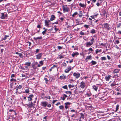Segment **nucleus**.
Returning a JSON list of instances; mask_svg holds the SVG:
<instances>
[{"mask_svg": "<svg viewBox=\"0 0 121 121\" xmlns=\"http://www.w3.org/2000/svg\"><path fill=\"white\" fill-rule=\"evenodd\" d=\"M65 105H69L70 104H71V103L69 102H67L65 103Z\"/></svg>", "mask_w": 121, "mask_h": 121, "instance_id": "nucleus-52", "label": "nucleus"}, {"mask_svg": "<svg viewBox=\"0 0 121 121\" xmlns=\"http://www.w3.org/2000/svg\"><path fill=\"white\" fill-rule=\"evenodd\" d=\"M31 64V63L30 62H26L25 64H24V65H27L28 66H30Z\"/></svg>", "mask_w": 121, "mask_h": 121, "instance_id": "nucleus-26", "label": "nucleus"}, {"mask_svg": "<svg viewBox=\"0 0 121 121\" xmlns=\"http://www.w3.org/2000/svg\"><path fill=\"white\" fill-rule=\"evenodd\" d=\"M48 21L46 20H45V25L46 26L48 27L49 24Z\"/></svg>", "mask_w": 121, "mask_h": 121, "instance_id": "nucleus-24", "label": "nucleus"}, {"mask_svg": "<svg viewBox=\"0 0 121 121\" xmlns=\"http://www.w3.org/2000/svg\"><path fill=\"white\" fill-rule=\"evenodd\" d=\"M95 30L94 29H93L90 30V33L92 34H94L96 33Z\"/></svg>", "mask_w": 121, "mask_h": 121, "instance_id": "nucleus-27", "label": "nucleus"}, {"mask_svg": "<svg viewBox=\"0 0 121 121\" xmlns=\"http://www.w3.org/2000/svg\"><path fill=\"white\" fill-rule=\"evenodd\" d=\"M86 95L87 96L90 97L91 96L92 94L90 92V91H89L87 92Z\"/></svg>", "mask_w": 121, "mask_h": 121, "instance_id": "nucleus-21", "label": "nucleus"}, {"mask_svg": "<svg viewBox=\"0 0 121 121\" xmlns=\"http://www.w3.org/2000/svg\"><path fill=\"white\" fill-rule=\"evenodd\" d=\"M88 51H89L92 52L93 51V50L91 48H90L89 49Z\"/></svg>", "mask_w": 121, "mask_h": 121, "instance_id": "nucleus-59", "label": "nucleus"}, {"mask_svg": "<svg viewBox=\"0 0 121 121\" xmlns=\"http://www.w3.org/2000/svg\"><path fill=\"white\" fill-rule=\"evenodd\" d=\"M119 105L118 104H117L116 106V110L115 111L116 112H117V111H118L119 109Z\"/></svg>", "mask_w": 121, "mask_h": 121, "instance_id": "nucleus-33", "label": "nucleus"}, {"mask_svg": "<svg viewBox=\"0 0 121 121\" xmlns=\"http://www.w3.org/2000/svg\"><path fill=\"white\" fill-rule=\"evenodd\" d=\"M80 35H85V34L84 33L82 32V31H81L80 33Z\"/></svg>", "mask_w": 121, "mask_h": 121, "instance_id": "nucleus-47", "label": "nucleus"}, {"mask_svg": "<svg viewBox=\"0 0 121 121\" xmlns=\"http://www.w3.org/2000/svg\"><path fill=\"white\" fill-rule=\"evenodd\" d=\"M10 81L11 82L13 81H16V79H14L13 78H11L10 79Z\"/></svg>", "mask_w": 121, "mask_h": 121, "instance_id": "nucleus-53", "label": "nucleus"}, {"mask_svg": "<svg viewBox=\"0 0 121 121\" xmlns=\"http://www.w3.org/2000/svg\"><path fill=\"white\" fill-rule=\"evenodd\" d=\"M19 55L20 57L21 58H22L23 57V56H22V53H20Z\"/></svg>", "mask_w": 121, "mask_h": 121, "instance_id": "nucleus-50", "label": "nucleus"}, {"mask_svg": "<svg viewBox=\"0 0 121 121\" xmlns=\"http://www.w3.org/2000/svg\"><path fill=\"white\" fill-rule=\"evenodd\" d=\"M118 83L117 82V81H114L111 84V86L112 87L115 86L116 85H117Z\"/></svg>", "mask_w": 121, "mask_h": 121, "instance_id": "nucleus-13", "label": "nucleus"}, {"mask_svg": "<svg viewBox=\"0 0 121 121\" xmlns=\"http://www.w3.org/2000/svg\"><path fill=\"white\" fill-rule=\"evenodd\" d=\"M84 27L86 28V29H88L89 27V25H84Z\"/></svg>", "mask_w": 121, "mask_h": 121, "instance_id": "nucleus-46", "label": "nucleus"}, {"mask_svg": "<svg viewBox=\"0 0 121 121\" xmlns=\"http://www.w3.org/2000/svg\"><path fill=\"white\" fill-rule=\"evenodd\" d=\"M62 64L63 66H66L67 65L66 64L65 62H63Z\"/></svg>", "mask_w": 121, "mask_h": 121, "instance_id": "nucleus-54", "label": "nucleus"}, {"mask_svg": "<svg viewBox=\"0 0 121 121\" xmlns=\"http://www.w3.org/2000/svg\"><path fill=\"white\" fill-rule=\"evenodd\" d=\"M35 104H34L33 102V103L31 102H29L28 103V106L29 108H31L32 107H34V106L35 105Z\"/></svg>", "mask_w": 121, "mask_h": 121, "instance_id": "nucleus-9", "label": "nucleus"}, {"mask_svg": "<svg viewBox=\"0 0 121 121\" xmlns=\"http://www.w3.org/2000/svg\"><path fill=\"white\" fill-rule=\"evenodd\" d=\"M80 20L79 19H76L75 20L76 21H77V22H76L77 23H79Z\"/></svg>", "mask_w": 121, "mask_h": 121, "instance_id": "nucleus-58", "label": "nucleus"}, {"mask_svg": "<svg viewBox=\"0 0 121 121\" xmlns=\"http://www.w3.org/2000/svg\"><path fill=\"white\" fill-rule=\"evenodd\" d=\"M92 58V56L91 55H90L89 56H87L86 57V59H85V60L86 61H87L89 59H91Z\"/></svg>", "mask_w": 121, "mask_h": 121, "instance_id": "nucleus-17", "label": "nucleus"}, {"mask_svg": "<svg viewBox=\"0 0 121 121\" xmlns=\"http://www.w3.org/2000/svg\"><path fill=\"white\" fill-rule=\"evenodd\" d=\"M85 86V82H81L80 86L81 88L82 89L84 88Z\"/></svg>", "mask_w": 121, "mask_h": 121, "instance_id": "nucleus-6", "label": "nucleus"}, {"mask_svg": "<svg viewBox=\"0 0 121 121\" xmlns=\"http://www.w3.org/2000/svg\"><path fill=\"white\" fill-rule=\"evenodd\" d=\"M117 28H118L121 26V23H119L117 25Z\"/></svg>", "mask_w": 121, "mask_h": 121, "instance_id": "nucleus-41", "label": "nucleus"}, {"mask_svg": "<svg viewBox=\"0 0 121 121\" xmlns=\"http://www.w3.org/2000/svg\"><path fill=\"white\" fill-rule=\"evenodd\" d=\"M114 76L116 78H117L119 77V76L118 74L115 75Z\"/></svg>", "mask_w": 121, "mask_h": 121, "instance_id": "nucleus-61", "label": "nucleus"}, {"mask_svg": "<svg viewBox=\"0 0 121 121\" xmlns=\"http://www.w3.org/2000/svg\"><path fill=\"white\" fill-rule=\"evenodd\" d=\"M79 5H80V6L83 8L84 7H85V8L86 7V6L84 4H82L81 3H79Z\"/></svg>", "mask_w": 121, "mask_h": 121, "instance_id": "nucleus-30", "label": "nucleus"}, {"mask_svg": "<svg viewBox=\"0 0 121 121\" xmlns=\"http://www.w3.org/2000/svg\"><path fill=\"white\" fill-rule=\"evenodd\" d=\"M9 111L10 112H12V111H13L15 113V115H16V112H15V111H14V110H13V109H10L9 110Z\"/></svg>", "mask_w": 121, "mask_h": 121, "instance_id": "nucleus-48", "label": "nucleus"}, {"mask_svg": "<svg viewBox=\"0 0 121 121\" xmlns=\"http://www.w3.org/2000/svg\"><path fill=\"white\" fill-rule=\"evenodd\" d=\"M120 70V69H115L114 70L113 73H119Z\"/></svg>", "mask_w": 121, "mask_h": 121, "instance_id": "nucleus-14", "label": "nucleus"}, {"mask_svg": "<svg viewBox=\"0 0 121 121\" xmlns=\"http://www.w3.org/2000/svg\"><path fill=\"white\" fill-rule=\"evenodd\" d=\"M93 44L92 43H91L90 42H87L86 43V47H88L92 45Z\"/></svg>", "mask_w": 121, "mask_h": 121, "instance_id": "nucleus-11", "label": "nucleus"}, {"mask_svg": "<svg viewBox=\"0 0 121 121\" xmlns=\"http://www.w3.org/2000/svg\"><path fill=\"white\" fill-rule=\"evenodd\" d=\"M42 55L43 54L42 53H39L36 56V59H40L42 57Z\"/></svg>", "mask_w": 121, "mask_h": 121, "instance_id": "nucleus-12", "label": "nucleus"}, {"mask_svg": "<svg viewBox=\"0 0 121 121\" xmlns=\"http://www.w3.org/2000/svg\"><path fill=\"white\" fill-rule=\"evenodd\" d=\"M90 40L91 42V43H92L93 44L94 43V42L95 41V39L94 38H91L90 39Z\"/></svg>", "mask_w": 121, "mask_h": 121, "instance_id": "nucleus-31", "label": "nucleus"}, {"mask_svg": "<svg viewBox=\"0 0 121 121\" xmlns=\"http://www.w3.org/2000/svg\"><path fill=\"white\" fill-rule=\"evenodd\" d=\"M91 63H92L91 65H95L97 63L96 62V61H94L93 60L92 61Z\"/></svg>", "mask_w": 121, "mask_h": 121, "instance_id": "nucleus-32", "label": "nucleus"}, {"mask_svg": "<svg viewBox=\"0 0 121 121\" xmlns=\"http://www.w3.org/2000/svg\"><path fill=\"white\" fill-rule=\"evenodd\" d=\"M42 37L41 36H40V37H37L35 38V37H34V39L35 40H37L38 39H42Z\"/></svg>", "mask_w": 121, "mask_h": 121, "instance_id": "nucleus-28", "label": "nucleus"}, {"mask_svg": "<svg viewBox=\"0 0 121 121\" xmlns=\"http://www.w3.org/2000/svg\"><path fill=\"white\" fill-rule=\"evenodd\" d=\"M79 54V53L78 52H73V53L72 54V56L73 57H74L75 56H77Z\"/></svg>", "mask_w": 121, "mask_h": 121, "instance_id": "nucleus-15", "label": "nucleus"}, {"mask_svg": "<svg viewBox=\"0 0 121 121\" xmlns=\"http://www.w3.org/2000/svg\"><path fill=\"white\" fill-rule=\"evenodd\" d=\"M68 86L69 88H71V87H73L74 86L69 84L68 85Z\"/></svg>", "mask_w": 121, "mask_h": 121, "instance_id": "nucleus-44", "label": "nucleus"}, {"mask_svg": "<svg viewBox=\"0 0 121 121\" xmlns=\"http://www.w3.org/2000/svg\"><path fill=\"white\" fill-rule=\"evenodd\" d=\"M79 13L78 14L79 17L80 18H81L83 16L82 12V11H79Z\"/></svg>", "mask_w": 121, "mask_h": 121, "instance_id": "nucleus-16", "label": "nucleus"}, {"mask_svg": "<svg viewBox=\"0 0 121 121\" xmlns=\"http://www.w3.org/2000/svg\"><path fill=\"white\" fill-rule=\"evenodd\" d=\"M43 61H41L39 62V63L41 65H42L43 64Z\"/></svg>", "mask_w": 121, "mask_h": 121, "instance_id": "nucleus-42", "label": "nucleus"}, {"mask_svg": "<svg viewBox=\"0 0 121 121\" xmlns=\"http://www.w3.org/2000/svg\"><path fill=\"white\" fill-rule=\"evenodd\" d=\"M62 88L64 89L68 90V87L67 85H65L62 87Z\"/></svg>", "mask_w": 121, "mask_h": 121, "instance_id": "nucleus-37", "label": "nucleus"}, {"mask_svg": "<svg viewBox=\"0 0 121 121\" xmlns=\"http://www.w3.org/2000/svg\"><path fill=\"white\" fill-rule=\"evenodd\" d=\"M81 116L79 118L83 120L84 119V115L82 113H80Z\"/></svg>", "mask_w": 121, "mask_h": 121, "instance_id": "nucleus-25", "label": "nucleus"}, {"mask_svg": "<svg viewBox=\"0 0 121 121\" xmlns=\"http://www.w3.org/2000/svg\"><path fill=\"white\" fill-rule=\"evenodd\" d=\"M99 52V50L98 49H97L95 51V53L96 54H97Z\"/></svg>", "mask_w": 121, "mask_h": 121, "instance_id": "nucleus-62", "label": "nucleus"}, {"mask_svg": "<svg viewBox=\"0 0 121 121\" xmlns=\"http://www.w3.org/2000/svg\"><path fill=\"white\" fill-rule=\"evenodd\" d=\"M65 92L67 94H71L72 92L70 91H66Z\"/></svg>", "mask_w": 121, "mask_h": 121, "instance_id": "nucleus-38", "label": "nucleus"}, {"mask_svg": "<svg viewBox=\"0 0 121 121\" xmlns=\"http://www.w3.org/2000/svg\"><path fill=\"white\" fill-rule=\"evenodd\" d=\"M60 109L63 110L64 109V107L63 105H61L59 107Z\"/></svg>", "mask_w": 121, "mask_h": 121, "instance_id": "nucleus-40", "label": "nucleus"}, {"mask_svg": "<svg viewBox=\"0 0 121 121\" xmlns=\"http://www.w3.org/2000/svg\"><path fill=\"white\" fill-rule=\"evenodd\" d=\"M96 5L97 6H99L100 5H101V4L98 2H97L96 3Z\"/></svg>", "mask_w": 121, "mask_h": 121, "instance_id": "nucleus-60", "label": "nucleus"}, {"mask_svg": "<svg viewBox=\"0 0 121 121\" xmlns=\"http://www.w3.org/2000/svg\"><path fill=\"white\" fill-rule=\"evenodd\" d=\"M78 14V12H74L72 15V17H75V15H77Z\"/></svg>", "mask_w": 121, "mask_h": 121, "instance_id": "nucleus-29", "label": "nucleus"}, {"mask_svg": "<svg viewBox=\"0 0 121 121\" xmlns=\"http://www.w3.org/2000/svg\"><path fill=\"white\" fill-rule=\"evenodd\" d=\"M56 17L53 15H52L51 16V17L50 18V21H52L54 20L56 18Z\"/></svg>", "mask_w": 121, "mask_h": 121, "instance_id": "nucleus-19", "label": "nucleus"}, {"mask_svg": "<svg viewBox=\"0 0 121 121\" xmlns=\"http://www.w3.org/2000/svg\"><path fill=\"white\" fill-rule=\"evenodd\" d=\"M82 120L80 119L79 118H78L77 120V121H82Z\"/></svg>", "mask_w": 121, "mask_h": 121, "instance_id": "nucleus-56", "label": "nucleus"}, {"mask_svg": "<svg viewBox=\"0 0 121 121\" xmlns=\"http://www.w3.org/2000/svg\"><path fill=\"white\" fill-rule=\"evenodd\" d=\"M102 26L103 29H105L107 30H110V28L108 23H105L103 24Z\"/></svg>", "mask_w": 121, "mask_h": 121, "instance_id": "nucleus-1", "label": "nucleus"}, {"mask_svg": "<svg viewBox=\"0 0 121 121\" xmlns=\"http://www.w3.org/2000/svg\"><path fill=\"white\" fill-rule=\"evenodd\" d=\"M100 45H102L103 46H105L106 45L105 44H103V43H101L100 44Z\"/></svg>", "mask_w": 121, "mask_h": 121, "instance_id": "nucleus-63", "label": "nucleus"}, {"mask_svg": "<svg viewBox=\"0 0 121 121\" xmlns=\"http://www.w3.org/2000/svg\"><path fill=\"white\" fill-rule=\"evenodd\" d=\"M29 88L26 89L25 90V92L27 93H28L29 92Z\"/></svg>", "mask_w": 121, "mask_h": 121, "instance_id": "nucleus-36", "label": "nucleus"}, {"mask_svg": "<svg viewBox=\"0 0 121 121\" xmlns=\"http://www.w3.org/2000/svg\"><path fill=\"white\" fill-rule=\"evenodd\" d=\"M9 37V35H5L4 36V38H3V39L4 40H5L6 39L7 37Z\"/></svg>", "mask_w": 121, "mask_h": 121, "instance_id": "nucleus-35", "label": "nucleus"}, {"mask_svg": "<svg viewBox=\"0 0 121 121\" xmlns=\"http://www.w3.org/2000/svg\"><path fill=\"white\" fill-rule=\"evenodd\" d=\"M34 97V95L33 94H31L29 96L27 97L28 98V101H30L32 100V98Z\"/></svg>", "mask_w": 121, "mask_h": 121, "instance_id": "nucleus-4", "label": "nucleus"}, {"mask_svg": "<svg viewBox=\"0 0 121 121\" xmlns=\"http://www.w3.org/2000/svg\"><path fill=\"white\" fill-rule=\"evenodd\" d=\"M98 2L101 5V4L102 3V0H99L98 1Z\"/></svg>", "mask_w": 121, "mask_h": 121, "instance_id": "nucleus-51", "label": "nucleus"}, {"mask_svg": "<svg viewBox=\"0 0 121 121\" xmlns=\"http://www.w3.org/2000/svg\"><path fill=\"white\" fill-rule=\"evenodd\" d=\"M57 48H58L59 50H60L61 49H62L63 47H61L59 46H57Z\"/></svg>", "mask_w": 121, "mask_h": 121, "instance_id": "nucleus-49", "label": "nucleus"}, {"mask_svg": "<svg viewBox=\"0 0 121 121\" xmlns=\"http://www.w3.org/2000/svg\"><path fill=\"white\" fill-rule=\"evenodd\" d=\"M47 32L46 30H44V31H43L42 32V34L43 35L45 34Z\"/></svg>", "mask_w": 121, "mask_h": 121, "instance_id": "nucleus-45", "label": "nucleus"}, {"mask_svg": "<svg viewBox=\"0 0 121 121\" xmlns=\"http://www.w3.org/2000/svg\"><path fill=\"white\" fill-rule=\"evenodd\" d=\"M71 67L68 68L67 69L65 70V72L66 73H68L71 70Z\"/></svg>", "mask_w": 121, "mask_h": 121, "instance_id": "nucleus-20", "label": "nucleus"}, {"mask_svg": "<svg viewBox=\"0 0 121 121\" xmlns=\"http://www.w3.org/2000/svg\"><path fill=\"white\" fill-rule=\"evenodd\" d=\"M63 75L61 76L60 77V79L61 80L63 79H65L66 78V77L65 76L64 74Z\"/></svg>", "mask_w": 121, "mask_h": 121, "instance_id": "nucleus-23", "label": "nucleus"}, {"mask_svg": "<svg viewBox=\"0 0 121 121\" xmlns=\"http://www.w3.org/2000/svg\"><path fill=\"white\" fill-rule=\"evenodd\" d=\"M73 75L76 78H78L80 76V74L79 73H74Z\"/></svg>", "mask_w": 121, "mask_h": 121, "instance_id": "nucleus-7", "label": "nucleus"}, {"mask_svg": "<svg viewBox=\"0 0 121 121\" xmlns=\"http://www.w3.org/2000/svg\"><path fill=\"white\" fill-rule=\"evenodd\" d=\"M106 59V57H101V59L102 60H105Z\"/></svg>", "mask_w": 121, "mask_h": 121, "instance_id": "nucleus-34", "label": "nucleus"}, {"mask_svg": "<svg viewBox=\"0 0 121 121\" xmlns=\"http://www.w3.org/2000/svg\"><path fill=\"white\" fill-rule=\"evenodd\" d=\"M41 104L42 106L45 108L47 105L48 103L46 101L42 102H41Z\"/></svg>", "mask_w": 121, "mask_h": 121, "instance_id": "nucleus-10", "label": "nucleus"}, {"mask_svg": "<svg viewBox=\"0 0 121 121\" xmlns=\"http://www.w3.org/2000/svg\"><path fill=\"white\" fill-rule=\"evenodd\" d=\"M120 43V42L118 40H117L114 43L115 44H118Z\"/></svg>", "mask_w": 121, "mask_h": 121, "instance_id": "nucleus-43", "label": "nucleus"}, {"mask_svg": "<svg viewBox=\"0 0 121 121\" xmlns=\"http://www.w3.org/2000/svg\"><path fill=\"white\" fill-rule=\"evenodd\" d=\"M25 69H29L28 67L27 66H25L24 67Z\"/></svg>", "mask_w": 121, "mask_h": 121, "instance_id": "nucleus-55", "label": "nucleus"}, {"mask_svg": "<svg viewBox=\"0 0 121 121\" xmlns=\"http://www.w3.org/2000/svg\"><path fill=\"white\" fill-rule=\"evenodd\" d=\"M93 88L95 91H96L98 88V86L94 85L92 86Z\"/></svg>", "mask_w": 121, "mask_h": 121, "instance_id": "nucleus-22", "label": "nucleus"}, {"mask_svg": "<svg viewBox=\"0 0 121 121\" xmlns=\"http://www.w3.org/2000/svg\"><path fill=\"white\" fill-rule=\"evenodd\" d=\"M111 75L108 74L106 76L105 78V79L107 81H108L111 78Z\"/></svg>", "mask_w": 121, "mask_h": 121, "instance_id": "nucleus-8", "label": "nucleus"}, {"mask_svg": "<svg viewBox=\"0 0 121 121\" xmlns=\"http://www.w3.org/2000/svg\"><path fill=\"white\" fill-rule=\"evenodd\" d=\"M22 85H19L17 86V88L19 89H20L22 88Z\"/></svg>", "mask_w": 121, "mask_h": 121, "instance_id": "nucleus-39", "label": "nucleus"}, {"mask_svg": "<svg viewBox=\"0 0 121 121\" xmlns=\"http://www.w3.org/2000/svg\"><path fill=\"white\" fill-rule=\"evenodd\" d=\"M37 27L38 28H40L41 27L40 26V25L39 24H38V26H37Z\"/></svg>", "mask_w": 121, "mask_h": 121, "instance_id": "nucleus-64", "label": "nucleus"}, {"mask_svg": "<svg viewBox=\"0 0 121 121\" xmlns=\"http://www.w3.org/2000/svg\"><path fill=\"white\" fill-rule=\"evenodd\" d=\"M62 8L64 13L69 12V8L67 7L66 5H65V6H63Z\"/></svg>", "mask_w": 121, "mask_h": 121, "instance_id": "nucleus-2", "label": "nucleus"}, {"mask_svg": "<svg viewBox=\"0 0 121 121\" xmlns=\"http://www.w3.org/2000/svg\"><path fill=\"white\" fill-rule=\"evenodd\" d=\"M38 64V62L34 61L32 63V67L33 69H36L37 68V67L36 65H37Z\"/></svg>", "mask_w": 121, "mask_h": 121, "instance_id": "nucleus-3", "label": "nucleus"}, {"mask_svg": "<svg viewBox=\"0 0 121 121\" xmlns=\"http://www.w3.org/2000/svg\"><path fill=\"white\" fill-rule=\"evenodd\" d=\"M67 96L66 95L64 94L63 95V97H61L60 98L63 100H64L65 99V98L67 97Z\"/></svg>", "mask_w": 121, "mask_h": 121, "instance_id": "nucleus-18", "label": "nucleus"}, {"mask_svg": "<svg viewBox=\"0 0 121 121\" xmlns=\"http://www.w3.org/2000/svg\"><path fill=\"white\" fill-rule=\"evenodd\" d=\"M39 51V49H37L36 50V53H35V54L37 53Z\"/></svg>", "mask_w": 121, "mask_h": 121, "instance_id": "nucleus-57", "label": "nucleus"}, {"mask_svg": "<svg viewBox=\"0 0 121 121\" xmlns=\"http://www.w3.org/2000/svg\"><path fill=\"white\" fill-rule=\"evenodd\" d=\"M1 15L0 18L2 19H4L5 17H7V14H4V13H1Z\"/></svg>", "mask_w": 121, "mask_h": 121, "instance_id": "nucleus-5", "label": "nucleus"}]
</instances>
